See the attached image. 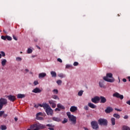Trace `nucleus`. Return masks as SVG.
<instances>
[{
    "instance_id": "393cba45",
    "label": "nucleus",
    "mask_w": 130,
    "mask_h": 130,
    "mask_svg": "<svg viewBox=\"0 0 130 130\" xmlns=\"http://www.w3.org/2000/svg\"><path fill=\"white\" fill-rule=\"evenodd\" d=\"M57 107L58 108H60V109H66V108H64V107L61 105V104H58L57 105Z\"/></svg>"
},
{
    "instance_id": "39448f33",
    "label": "nucleus",
    "mask_w": 130,
    "mask_h": 130,
    "mask_svg": "<svg viewBox=\"0 0 130 130\" xmlns=\"http://www.w3.org/2000/svg\"><path fill=\"white\" fill-rule=\"evenodd\" d=\"M43 115V114L41 112H39L38 113H37L36 115V119H37V120H43L44 118L42 117Z\"/></svg>"
},
{
    "instance_id": "a878e982",
    "label": "nucleus",
    "mask_w": 130,
    "mask_h": 130,
    "mask_svg": "<svg viewBox=\"0 0 130 130\" xmlns=\"http://www.w3.org/2000/svg\"><path fill=\"white\" fill-rule=\"evenodd\" d=\"M51 75L52 78H56V73L54 71L51 72Z\"/></svg>"
},
{
    "instance_id": "680f3d73",
    "label": "nucleus",
    "mask_w": 130,
    "mask_h": 130,
    "mask_svg": "<svg viewBox=\"0 0 130 130\" xmlns=\"http://www.w3.org/2000/svg\"><path fill=\"white\" fill-rule=\"evenodd\" d=\"M122 81H123V82H126V79L123 78V79H122Z\"/></svg>"
},
{
    "instance_id": "774afa93",
    "label": "nucleus",
    "mask_w": 130,
    "mask_h": 130,
    "mask_svg": "<svg viewBox=\"0 0 130 130\" xmlns=\"http://www.w3.org/2000/svg\"><path fill=\"white\" fill-rule=\"evenodd\" d=\"M127 79H128L129 82H130V76H128V77H127Z\"/></svg>"
},
{
    "instance_id": "338daca9",
    "label": "nucleus",
    "mask_w": 130,
    "mask_h": 130,
    "mask_svg": "<svg viewBox=\"0 0 130 130\" xmlns=\"http://www.w3.org/2000/svg\"><path fill=\"white\" fill-rule=\"evenodd\" d=\"M34 41L36 42H37V41H38V39H36L34 40Z\"/></svg>"
},
{
    "instance_id": "9b49d317",
    "label": "nucleus",
    "mask_w": 130,
    "mask_h": 130,
    "mask_svg": "<svg viewBox=\"0 0 130 130\" xmlns=\"http://www.w3.org/2000/svg\"><path fill=\"white\" fill-rule=\"evenodd\" d=\"M7 97L8 98V100H10V101H11L12 102H14L15 100H16V96L12 95H8Z\"/></svg>"
},
{
    "instance_id": "f03ea898",
    "label": "nucleus",
    "mask_w": 130,
    "mask_h": 130,
    "mask_svg": "<svg viewBox=\"0 0 130 130\" xmlns=\"http://www.w3.org/2000/svg\"><path fill=\"white\" fill-rule=\"evenodd\" d=\"M90 124L92 129L99 130V125H98L97 121H92L91 122Z\"/></svg>"
},
{
    "instance_id": "2f4dec72",
    "label": "nucleus",
    "mask_w": 130,
    "mask_h": 130,
    "mask_svg": "<svg viewBox=\"0 0 130 130\" xmlns=\"http://www.w3.org/2000/svg\"><path fill=\"white\" fill-rule=\"evenodd\" d=\"M106 78H112V73H107L106 75Z\"/></svg>"
},
{
    "instance_id": "69168bd1",
    "label": "nucleus",
    "mask_w": 130,
    "mask_h": 130,
    "mask_svg": "<svg viewBox=\"0 0 130 130\" xmlns=\"http://www.w3.org/2000/svg\"><path fill=\"white\" fill-rule=\"evenodd\" d=\"M3 32L5 33V34H7L8 32H7L5 29L3 30Z\"/></svg>"
},
{
    "instance_id": "bb28decb",
    "label": "nucleus",
    "mask_w": 130,
    "mask_h": 130,
    "mask_svg": "<svg viewBox=\"0 0 130 130\" xmlns=\"http://www.w3.org/2000/svg\"><path fill=\"white\" fill-rule=\"evenodd\" d=\"M111 121L112 125H115V118L114 117L111 118Z\"/></svg>"
},
{
    "instance_id": "6ab92c4d",
    "label": "nucleus",
    "mask_w": 130,
    "mask_h": 130,
    "mask_svg": "<svg viewBox=\"0 0 130 130\" xmlns=\"http://www.w3.org/2000/svg\"><path fill=\"white\" fill-rule=\"evenodd\" d=\"M88 106H89V107H90V108H92V109L96 108V106L95 105H94L93 104L91 103H89L88 104Z\"/></svg>"
},
{
    "instance_id": "4468645a",
    "label": "nucleus",
    "mask_w": 130,
    "mask_h": 130,
    "mask_svg": "<svg viewBox=\"0 0 130 130\" xmlns=\"http://www.w3.org/2000/svg\"><path fill=\"white\" fill-rule=\"evenodd\" d=\"M101 100L100 103H105L106 101H107L106 100V98H105L104 96H101L100 97V100Z\"/></svg>"
},
{
    "instance_id": "20e7f679",
    "label": "nucleus",
    "mask_w": 130,
    "mask_h": 130,
    "mask_svg": "<svg viewBox=\"0 0 130 130\" xmlns=\"http://www.w3.org/2000/svg\"><path fill=\"white\" fill-rule=\"evenodd\" d=\"M98 122L100 125H107V124L108 123V122L107 120L105 119L100 118L98 120Z\"/></svg>"
},
{
    "instance_id": "9d476101",
    "label": "nucleus",
    "mask_w": 130,
    "mask_h": 130,
    "mask_svg": "<svg viewBox=\"0 0 130 130\" xmlns=\"http://www.w3.org/2000/svg\"><path fill=\"white\" fill-rule=\"evenodd\" d=\"M103 80L106 82H109V83H113L115 81L114 79H109L106 77V76L103 77Z\"/></svg>"
},
{
    "instance_id": "c756f323",
    "label": "nucleus",
    "mask_w": 130,
    "mask_h": 130,
    "mask_svg": "<svg viewBox=\"0 0 130 130\" xmlns=\"http://www.w3.org/2000/svg\"><path fill=\"white\" fill-rule=\"evenodd\" d=\"M113 117H115V118H118V119L120 118V115L116 113L113 114Z\"/></svg>"
},
{
    "instance_id": "ea45409f",
    "label": "nucleus",
    "mask_w": 130,
    "mask_h": 130,
    "mask_svg": "<svg viewBox=\"0 0 130 130\" xmlns=\"http://www.w3.org/2000/svg\"><path fill=\"white\" fill-rule=\"evenodd\" d=\"M1 38L2 39H3V40H7V36H2Z\"/></svg>"
},
{
    "instance_id": "4c0bfd02",
    "label": "nucleus",
    "mask_w": 130,
    "mask_h": 130,
    "mask_svg": "<svg viewBox=\"0 0 130 130\" xmlns=\"http://www.w3.org/2000/svg\"><path fill=\"white\" fill-rule=\"evenodd\" d=\"M3 114H5V111H0V117H2L3 115Z\"/></svg>"
},
{
    "instance_id": "ddd939ff",
    "label": "nucleus",
    "mask_w": 130,
    "mask_h": 130,
    "mask_svg": "<svg viewBox=\"0 0 130 130\" xmlns=\"http://www.w3.org/2000/svg\"><path fill=\"white\" fill-rule=\"evenodd\" d=\"M99 85L100 88H105V85H104V80H102L99 82Z\"/></svg>"
},
{
    "instance_id": "49530a36",
    "label": "nucleus",
    "mask_w": 130,
    "mask_h": 130,
    "mask_svg": "<svg viewBox=\"0 0 130 130\" xmlns=\"http://www.w3.org/2000/svg\"><path fill=\"white\" fill-rule=\"evenodd\" d=\"M13 39H14V40H16V41H17V40H18V39L17 38V37H16V36L13 35Z\"/></svg>"
},
{
    "instance_id": "052dcab7",
    "label": "nucleus",
    "mask_w": 130,
    "mask_h": 130,
    "mask_svg": "<svg viewBox=\"0 0 130 130\" xmlns=\"http://www.w3.org/2000/svg\"><path fill=\"white\" fill-rule=\"evenodd\" d=\"M48 129H50V130H54V128H53V127H49V128H48Z\"/></svg>"
},
{
    "instance_id": "7ed1b4c3",
    "label": "nucleus",
    "mask_w": 130,
    "mask_h": 130,
    "mask_svg": "<svg viewBox=\"0 0 130 130\" xmlns=\"http://www.w3.org/2000/svg\"><path fill=\"white\" fill-rule=\"evenodd\" d=\"M44 109H45L47 115H52L53 114V110L51 109L49 105H47V107Z\"/></svg>"
},
{
    "instance_id": "e433bc0d",
    "label": "nucleus",
    "mask_w": 130,
    "mask_h": 130,
    "mask_svg": "<svg viewBox=\"0 0 130 130\" xmlns=\"http://www.w3.org/2000/svg\"><path fill=\"white\" fill-rule=\"evenodd\" d=\"M7 129V126L6 125H2L1 126V129L2 130H5Z\"/></svg>"
},
{
    "instance_id": "a211bd4d",
    "label": "nucleus",
    "mask_w": 130,
    "mask_h": 130,
    "mask_svg": "<svg viewBox=\"0 0 130 130\" xmlns=\"http://www.w3.org/2000/svg\"><path fill=\"white\" fill-rule=\"evenodd\" d=\"M45 77H46V73H40L39 74V79H42L43 78H44Z\"/></svg>"
},
{
    "instance_id": "de8ad7c7",
    "label": "nucleus",
    "mask_w": 130,
    "mask_h": 130,
    "mask_svg": "<svg viewBox=\"0 0 130 130\" xmlns=\"http://www.w3.org/2000/svg\"><path fill=\"white\" fill-rule=\"evenodd\" d=\"M84 109L85 110H89V107H88V106H84Z\"/></svg>"
},
{
    "instance_id": "dca6fc26",
    "label": "nucleus",
    "mask_w": 130,
    "mask_h": 130,
    "mask_svg": "<svg viewBox=\"0 0 130 130\" xmlns=\"http://www.w3.org/2000/svg\"><path fill=\"white\" fill-rule=\"evenodd\" d=\"M32 92L33 93H40L41 92V90L40 89H39V88L37 87L35 89H34V90L32 91Z\"/></svg>"
},
{
    "instance_id": "c9c22d12",
    "label": "nucleus",
    "mask_w": 130,
    "mask_h": 130,
    "mask_svg": "<svg viewBox=\"0 0 130 130\" xmlns=\"http://www.w3.org/2000/svg\"><path fill=\"white\" fill-rule=\"evenodd\" d=\"M83 92H84L83 90L79 91L78 93V96H82V95H83Z\"/></svg>"
},
{
    "instance_id": "aec40b11",
    "label": "nucleus",
    "mask_w": 130,
    "mask_h": 130,
    "mask_svg": "<svg viewBox=\"0 0 130 130\" xmlns=\"http://www.w3.org/2000/svg\"><path fill=\"white\" fill-rule=\"evenodd\" d=\"M17 98L19 99H22L23 98H25V94L19 93L17 94Z\"/></svg>"
},
{
    "instance_id": "b1692460",
    "label": "nucleus",
    "mask_w": 130,
    "mask_h": 130,
    "mask_svg": "<svg viewBox=\"0 0 130 130\" xmlns=\"http://www.w3.org/2000/svg\"><path fill=\"white\" fill-rule=\"evenodd\" d=\"M1 63H2V66L3 67H5V66H6V64L7 63V59H4L2 60Z\"/></svg>"
},
{
    "instance_id": "cd10ccee",
    "label": "nucleus",
    "mask_w": 130,
    "mask_h": 130,
    "mask_svg": "<svg viewBox=\"0 0 130 130\" xmlns=\"http://www.w3.org/2000/svg\"><path fill=\"white\" fill-rule=\"evenodd\" d=\"M51 98H52L53 99H55V100H59V98H58V96L56 95H52L51 96Z\"/></svg>"
},
{
    "instance_id": "c85d7f7f",
    "label": "nucleus",
    "mask_w": 130,
    "mask_h": 130,
    "mask_svg": "<svg viewBox=\"0 0 130 130\" xmlns=\"http://www.w3.org/2000/svg\"><path fill=\"white\" fill-rule=\"evenodd\" d=\"M58 77H59V78H66V75L62 74V73H60L59 74H58Z\"/></svg>"
},
{
    "instance_id": "0e129e2a",
    "label": "nucleus",
    "mask_w": 130,
    "mask_h": 130,
    "mask_svg": "<svg viewBox=\"0 0 130 130\" xmlns=\"http://www.w3.org/2000/svg\"><path fill=\"white\" fill-rule=\"evenodd\" d=\"M25 72H26V73H29V70H28V69H25Z\"/></svg>"
},
{
    "instance_id": "a19ab883",
    "label": "nucleus",
    "mask_w": 130,
    "mask_h": 130,
    "mask_svg": "<svg viewBox=\"0 0 130 130\" xmlns=\"http://www.w3.org/2000/svg\"><path fill=\"white\" fill-rule=\"evenodd\" d=\"M53 92L55 94H58V90L57 89H54V90H53Z\"/></svg>"
},
{
    "instance_id": "bf43d9fd",
    "label": "nucleus",
    "mask_w": 130,
    "mask_h": 130,
    "mask_svg": "<svg viewBox=\"0 0 130 130\" xmlns=\"http://www.w3.org/2000/svg\"><path fill=\"white\" fill-rule=\"evenodd\" d=\"M34 107H35V108H38V107H39V105H35L34 106Z\"/></svg>"
},
{
    "instance_id": "72a5a7b5",
    "label": "nucleus",
    "mask_w": 130,
    "mask_h": 130,
    "mask_svg": "<svg viewBox=\"0 0 130 130\" xmlns=\"http://www.w3.org/2000/svg\"><path fill=\"white\" fill-rule=\"evenodd\" d=\"M32 51H33L32 50V49L31 48H28L27 52L29 54L30 53H32Z\"/></svg>"
},
{
    "instance_id": "6e6d98bb",
    "label": "nucleus",
    "mask_w": 130,
    "mask_h": 130,
    "mask_svg": "<svg viewBox=\"0 0 130 130\" xmlns=\"http://www.w3.org/2000/svg\"><path fill=\"white\" fill-rule=\"evenodd\" d=\"M115 110H116V111H119V112L121 111V110L117 108H115Z\"/></svg>"
},
{
    "instance_id": "79ce46f5",
    "label": "nucleus",
    "mask_w": 130,
    "mask_h": 130,
    "mask_svg": "<svg viewBox=\"0 0 130 130\" xmlns=\"http://www.w3.org/2000/svg\"><path fill=\"white\" fill-rule=\"evenodd\" d=\"M67 115L68 117V118H69V117H70L72 116V115H71V112H70L67 113Z\"/></svg>"
},
{
    "instance_id": "7c9ffc66",
    "label": "nucleus",
    "mask_w": 130,
    "mask_h": 130,
    "mask_svg": "<svg viewBox=\"0 0 130 130\" xmlns=\"http://www.w3.org/2000/svg\"><path fill=\"white\" fill-rule=\"evenodd\" d=\"M56 83H57V85H58V86H60L61 85V84L62 83V81H61L60 80H58L56 81Z\"/></svg>"
},
{
    "instance_id": "5fc2aeb1",
    "label": "nucleus",
    "mask_w": 130,
    "mask_h": 130,
    "mask_svg": "<svg viewBox=\"0 0 130 130\" xmlns=\"http://www.w3.org/2000/svg\"><path fill=\"white\" fill-rule=\"evenodd\" d=\"M3 107H4V106L0 104V110H2Z\"/></svg>"
},
{
    "instance_id": "13d9d810",
    "label": "nucleus",
    "mask_w": 130,
    "mask_h": 130,
    "mask_svg": "<svg viewBox=\"0 0 130 130\" xmlns=\"http://www.w3.org/2000/svg\"><path fill=\"white\" fill-rule=\"evenodd\" d=\"M70 65H66V69H69V68H70Z\"/></svg>"
},
{
    "instance_id": "1a4fd4ad",
    "label": "nucleus",
    "mask_w": 130,
    "mask_h": 130,
    "mask_svg": "<svg viewBox=\"0 0 130 130\" xmlns=\"http://www.w3.org/2000/svg\"><path fill=\"white\" fill-rule=\"evenodd\" d=\"M56 102L55 101H53L52 100L49 101V104L51 105L53 108H55V107H56V104H55Z\"/></svg>"
},
{
    "instance_id": "4be33fe9",
    "label": "nucleus",
    "mask_w": 130,
    "mask_h": 130,
    "mask_svg": "<svg viewBox=\"0 0 130 130\" xmlns=\"http://www.w3.org/2000/svg\"><path fill=\"white\" fill-rule=\"evenodd\" d=\"M48 104H46V103H45V104H43L42 105L41 104H39L38 105H39V107H43L44 109H45V108L46 107H47V105Z\"/></svg>"
},
{
    "instance_id": "09e8293b",
    "label": "nucleus",
    "mask_w": 130,
    "mask_h": 130,
    "mask_svg": "<svg viewBox=\"0 0 130 130\" xmlns=\"http://www.w3.org/2000/svg\"><path fill=\"white\" fill-rule=\"evenodd\" d=\"M57 61H59V62H62V60H61V59L58 58L57 59Z\"/></svg>"
},
{
    "instance_id": "3c124183",
    "label": "nucleus",
    "mask_w": 130,
    "mask_h": 130,
    "mask_svg": "<svg viewBox=\"0 0 130 130\" xmlns=\"http://www.w3.org/2000/svg\"><path fill=\"white\" fill-rule=\"evenodd\" d=\"M7 116H8V114H3V117L4 118H6V117H7Z\"/></svg>"
},
{
    "instance_id": "58836bf2",
    "label": "nucleus",
    "mask_w": 130,
    "mask_h": 130,
    "mask_svg": "<svg viewBox=\"0 0 130 130\" xmlns=\"http://www.w3.org/2000/svg\"><path fill=\"white\" fill-rule=\"evenodd\" d=\"M68 122V119L67 118H64L63 120L62 121V123H67Z\"/></svg>"
},
{
    "instance_id": "f8f14e48",
    "label": "nucleus",
    "mask_w": 130,
    "mask_h": 130,
    "mask_svg": "<svg viewBox=\"0 0 130 130\" xmlns=\"http://www.w3.org/2000/svg\"><path fill=\"white\" fill-rule=\"evenodd\" d=\"M91 101L93 103H97L98 101H100V98L99 96H95L91 99Z\"/></svg>"
},
{
    "instance_id": "864d4df0",
    "label": "nucleus",
    "mask_w": 130,
    "mask_h": 130,
    "mask_svg": "<svg viewBox=\"0 0 130 130\" xmlns=\"http://www.w3.org/2000/svg\"><path fill=\"white\" fill-rule=\"evenodd\" d=\"M127 118H128V116L126 115L124 116V119H127Z\"/></svg>"
},
{
    "instance_id": "f3484780",
    "label": "nucleus",
    "mask_w": 130,
    "mask_h": 130,
    "mask_svg": "<svg viewBox=\"0 0 130 130\" xmlns=\"http://www.w3.org/2000/svg\"><path fill=\"white\" fill-rule=\"evenodd\" d=\"M77 110H78V108L77 107L72 106L70 108V111L71 112H75V111H77Z\"/></svg>"
},
{
    "instance_id": "603ef678",
    "label": "nucleus",
    "mask_w": 130,
    "mask_h": 130,
    "mask_svg": "<svg viewBox=\"0 0 130 130\" xmlns=\"http://www.w3.org/2000/svg\"><path fill=\"white\" fill-rule=\"evenodd\" d=\"M55 111H60V109H59V108H56L55 109Z\"/></svg>"
},
{
    "instance_id": "a18cd8bd",
    "label": "nucleus",
    "mask_w": 130,
    "mask_h": 130,
    "mask_svg": "<svg viewBox=\"0 0 130 130\" xmlns=\"http://www.w3.org/2000/svg\"><path fill=\"white\" fill-rule=\"evenodd\" d=\"M73 65L74 67H77V66H79V63L78 62H74Z\"/></svg>"
},
{
    "instance_id": "412c9836",
    "label": "nucleus",
    "mask_w": 130,
    "mask_h": 130,
    "mask_svg": "<svg viewBox=\"0 0 130 130\" xmlns=\"http://www.w3.org/2000/svg\"><path fill=\"white\" fill-rule=\"evenodd\" d=\"M52 120L54 121H57V122H59V121H61V119H60V118L58 117H54L52 118Z\"/></svg>"
},
{
    "instance_id": "c03bdc74",
    "label": "nucleus",
    "mask_w": 130,
    "mask_h": 130,
    "mask_svg": "<svg viewBox=\"0 0 130 130\" xmlns=\"http://www.w3.org/2000/svg\"><path fill=\"white\" fill-rule=\"evenodd\" d=\"M34 84L35 86H37V85H38V84H39V83H38V81H35L34 82Z\"/></svg>"
},
{
    "instance_id": "6e6552de",
    "label": "nucleus",
    "mask_w": 130,
    "mask_h": 130,
    "mask_svg": "<svg viewBox=\"0 0 130 130\" xmlns=\"http://www.w3.org/2000/svg\"><path fill=\"white\" fill-rule=\"evenodd\" d=\"M0 104L4 105H7L8 104V100L5 98H1L0 99Z\"/></svg>"
},
{
    "instance_id": "f257e3e1",
    "label": "nucleus",
    "mask_w": 130,
    "mask_h": 130,
    "mask_svg": "<svg viewBox=\"0 0 130 130\" xmlns=\"http://www.w3.org/2000/svg\"><path fill=\"white\" fill-rule=\"evenodd\" d=\"M46 128V125L39 122L31 124L27 130H40Z\"/></svg>"
},
{
    "instance_id": "4d7b16f0",
    "label": "nucleus",
    "mask_w": 130,
    "mask_h": 130,
    "mask_svg": "<svg viewBox=\"0 0 130 130\" xmlns=\"http://www.w3.org/2000/svg\"><path fill=\"white\" fill-rule=\"evenodd\" d=\"M126 104H128V105H130V100L126 102Z\"/></svg>"
},
{
    "instance_id": "2eb2a0df",
    "label": "nucleus",
    "mask_w": 130,
    "mask_h": 130,
    "mask_svg": "<svg viewBox=\"0 0 130 130\" xmlns=\"http://www.w3.org/2000/svg\"><path fill=\"white\" fill-rule=\"evenodd\" d=\"M113 109L112 108L109 107L107 108V109L105 110L106 113H110V112H112Z\"/></svg>"
},
{
    "instance_id": "0eeeda50",
    "label": "nucleus",
    "mask_w": 130,
    "mask_h": 130,
    "mask_svg": "<svg viewBox=\"0 0 130 130\" xmlns=\"http://www.w3.org/2000/svg\"><path fill=\"white\" fill-rule=\"evenodd\" d=\"M69 120L72 122L73 124H75L77 123V117L74 116V115H72V116L69 118Z\"/></svg>"
},
{
    "instance_id": "f704fd0d",
    "label": "nucleus",
    "mask_w": 130,
    "mask_h": 130,
    "mask_svg": "<svg viewBox=\"0 0 130 130\" xmlns=\"http://www.w3.org/2000/svg\"><path fill=\"white\" fill-rule=\"evenodd\" d=\"M6 39H7V40L9 41H11L12 37H10L9 36H6Z\"/></svg>"
},
{
    "instance_id": "37998d69",
    "label": "nucleus",
    "mask_w": 130,
    "mask_h": 130,
    "mask_svg": "<svg viewBox=\"0 0 130 130\" xmlns=\"http://www.w3.org/2000/svg\"><path fill=\"white\" fill-rule=\"evenodd\" d=\"M1 53L2 54V56L5 57L6 56V53L4 51H1Z\"/></svg>"
},
{
    "instance_id": "5701e85b",
    "label": "nucleus",
    "mask_w": 130,
    "mask_h": 130,
    "mask_svg": "<svg viewBox=\"0 0 130 130\" xmlns=\"http://www.w3.org/2000/svg\"><path fill=\"white\" fill-rule=\"evenodd\" d=\"M122 130H130V127L126 125H123L122 127Z\"/></svg>"
},
{
    "instance_id": "8fccbe9b",
    "label": "nucleus",
    "mask_w": 130,
    "mask_h": 130,
    "mask_svg": "<svg viewBox=\"0 0 130 130\" xmlns=\"http://www.w3.org/2000/svg\"><path fill=\"white\" fill-rule=\"evenodd\" d=\"M46 126H48L49 127H53V126H52V125L51 124H47L46 125Z\"/></svg>"
},
{
    "instance_id": "473e14b6",
    "label": "nucleus",
    "mask_w": 130,
    "mask_h": 130,
    "mask_svg": "<svg viewBox=\"0 0 130 130\" xmlns=\"http://www.w3.org/2000/svg\"><path fill=\"white\" fill-rule=\"evenodd\" d=\"M16 61H22V58L20 57H17L16 58Z\"/></svg>"
},
{
    "instance_id": "e2e57ef3",
    "label": "nucleus",
    "mask_w": 130,
    "mask_h": 130,
    "mask_svg": "<svg viewBox=\"0 0 130 130\" xmlns=\"http://www.w3.org/2000/svg\"><path fill=\"white\" fill-rule=\"evenodd\" d=\"M15 121H18V118L17 117L14 118Z\"/></svg>"
},
{
    "instance_id": "423d86ee",
    "label": "nucleus",
    "mask_w": 130,
    "mask_h": 130,
    "mask_svg": "<svg viewBox=\"0 0 130 130\" xmlns=\"http://www.w3.org/2000/svg\"><path fill=\"white\" fill-rule=\"evenodd\" d=\"M113 97H116V98H119L120 100H122L123 99L124 96L123 95L119 94L118 92H116L113 93Z\"/></svg>"
}]
</instances>
